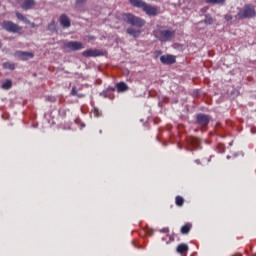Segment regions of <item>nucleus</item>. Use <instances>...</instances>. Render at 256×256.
<instances>
[{"label":"nucleus","mask_w":256,"mask_h":256,"mask_svg":"<svg viewBox=\"0 0 256 256\" xmlns=\"http://www.w3.org/2000/svg\"><path fill=\"white\" fill-rule=\"evenodd\" d=\"M153 35L160 43H171L175 39V30L165 29L160 26L153 31Z\"/></svg>","instance_id":"f257e3e1"},{"label":"nucleus","mask_w":256,"mask_h":256,"mask_svg":"<svg viewBox=\"0 0 256 256\" xmlns=\"http://www.w3.org/2000/svg\"><path fill=\"white\" fill-rule=\"evenodd\" d=\"M130 3L133 7H137V9H142L146 15L149 17H156L159 9L151 4H147V2L143 0H130Z\"/></svg>","instance_id":"f03ea898"},{"label":"nucleus","mask_w":256,"mask_h":256,"mask_svg":"<svg viewBox=\"0 0 256 256\" xmlns=\"http://www.w3.org/2000/svg\"><path fill=\"white\" fill-rule=\"evenodd\" d=\"M122 19L125 23H128V25H132V27H136L137 29L145 27V19L135 16L131 13L123 14Z\"/></svg>","instance_id":"7ed1b4c3"},{"label":"nucleus","mask_w":256,"mask_h":256,"mask_svg":"<svg viewBox=\"0 0 256 256\" xmlns=\"http://www.w3.org/2000/svg\"><path fill=\"white\" fill-rule=\"evenodd\" d=\"M255 16V6L251 4H246L237 14L238 19H253Z\"/></svg>","instance_id":"20e7f679"},{"label":"nucleus","mask_w":256,"mask_h":256,"mask_svg":"<svg viewBox=\"0 0 256 256\" xmlns=\"http://www.w3.org/2000/svg\"><path fill=\"white\" fill-rule=\"evenodd\" d=\"M2 29L8 33H19L21 31V26L15 24L13 21L4 20L1 24Z\"/></svg>","instance_id":"39448f33"},{"label":"nucleus","mask_w":256,"mask_h":256,"mask_svg":"<svg viewBox=\"0 0 256 256\" xmlns=\"http://www.w3.org/2000/svg\"><path fill=\"white\" fill-rule=\"evenodd\" d=\"M64 49H67L68 51H81V49H85V46H83V43L78 41H70L64 43L63 46Z\"/></svg>","instance_id":"423d86ee"},{"label":"nucleus","mask_w":256,"mask_h":256,"mask_svg":"<svg viewBox=\"0 0 256 256\" xmlns=\"http://www.w3.org/2000/svg\"><path fill=\"white\" fill-rule=\"evenodd\" d=\"M14 56L20 61H27L28 59H33L35 54H33V52L16 51Z\"/></svg>","instance_id":"0eeeda50"},{"label":"nucleus","mask_w":256,"mask_h":256,"mask_svg":"<svg viewBox=\"0 0 256 256\" xmlns=\"http://www.w3.org/2000/svg\"><path fill=\"white\" fill-rule=\"evenodd\" d=\"M209 121H211V117L206 114H198L197 115V123L200 125V127H207L209 125Z\"/></svg>","instance_id":"6e6552de"},{"label":"nucleus","mask_w":256,"mask_h":256,"mask_svg":"<svg viewBox=\"0 0 256 256\" xmlns=\"http://www.w3.org/2000/svg\"><path fill=\"white\" fill-rule=\"evenodd\" d=\"M83 57H101L103 51L98 49H88L82 52Z\"/></svg>","instance_id":"1a4fd4ad"},{"label":"nucleus","mask_w":256,"mask_h":256,"mask_svg":"<svg viewBox=\"0 0 256 256\" xmlns=\"http://www.w3.org/2000/svg\"><path fill=\"white\" fill-rule=\"evenodd\" d=\"M160 61L163 65H173L176 62V58L171 54H167L161 56Z\"/></svg>","instance_id":"9d476101"},{"label":"nucleus","mask_w":256,"mask_h":256,"mask_svg":"<svg viewBox=\"0 0 256 256\" xmlns=\"http://www.w3.org/2000/svg\"><path fill=\"white\" fill-rule=\"evenodd\" d=\"M126 33L130 35V37H134V39L141 37V30L139 28L128 27Z\"/></svg>","instance_id":"9b49d317"},{"label":"nucleus","mask_w":256,"mask_h":256,"mask_svg":"<svg viewBox=\"0 0 256 256\" xmlns=\"http://www.w3.org/2000/svg\"><path fill=\"white\" fill-rule=\"evenodd\" d=\"M60 25H62V27H64L65 29L71 27V20L69 19V17H67V15L62 14L60 16Z\"/></svg>","instance_id":"f8f14e48"},{"label":"nucleus","mask_w":256,"mask_h":256,"mask_svg":"<svg viewBox=\"0 0 256 256\" xmlns=\"http://www.w3.org/2000/svg\"><path fill=\"white\" fill-rule=\"evenodd\" d=\"M21 7L23 11H29V9H33V7H35V0H24Z\"/></svg>","instance_id":"ddd939ff"},{"label":"nucleus","mask_w":256,"mask_h":256,"mask_svg":"<svg viewBox=\"0 0 256 256\" xmlns=\"http://www.w3.org/2000/svg\"><path fill=\"white\" fill-rule=\"evenodd\" d=\"M177 253H179L180 255H183L185 253H187V251H189V245L182 243L179 244L176 248Z\"/></svg>","instance_id":"4468645a"},{"label":"nucleus","mask_w":256,"mask_h":256,"mask_svg":"<svg viewBox=\"0 0 256 256\" xmlns=\"http://www.w3.org/2000/svg\"><path fill=\"white\" fill-rule=\"evenodd\" d=\"M119 93H125V91H129V86L125 82H120L116 85Z\"/></svg>","instance_id":"2eb2a0df"},{"label":"nucleus","mask_w":256,"mask_h":256,"mask_svg":"<svg viewBox=\"0 0 256 256\" xmlns=\"http://www.w3.org/2000/svg\"><path fill=\"white\" fill-rule=\"evenodd\" d=\"M16 17H17V19H19V21H23V23H26L27 25L31 24V21H29V19L24 17V15L19 12H16Z\"/></svg>","instance_id":"dca6fc26"},{"label":"nucleus","mask_w":256,"mask_h":256,"mask_svg":"<svg viewBox=\"0 0 256 256\" xmlns=\"http://www.w3.org/2000/svg\"><path fill=\"white\" fill-rule=\"evenodd\" d=\"M189 231H191V224H185L184 226L181 227V233L182 235H187L189 234Z\"/></svg>","instance_id":"f3484780"},{"label":"nucleus","mask_w":256,"mask_h":256,"mask_svg":"<svg viewBox=\"0 0 256 256\" xmlns=\"http://www.w3.org/2000/svg\"><path fill=\"white\" fill-rule=\"evenodd\" d=\"M205 3H208L209 5H223L225 0H205Z\"/></svg>","instance_id":"a211bd4d"},{"label":"nucleus","mask_w":256,"mask_h":256,"mask_svg":"<svg viewBox=\"0 0 256 256\" xmlns=\"http://www.w3.org/2000/svg\"><path fill=\"white\" fill-rule=\"evenodd\" d=\"M175 203L178 207H183V205L185 203V199L181 196H176Z\"/></svg>","instance_id":"6ab92c4d"},{"label":"nucleus","mask_w":256,"mask_h":256,"mask_svg":"<svg viewBox=\"0 0 256 256\" xmlns=\"http://www.w3.org/2000/svg\"><path fill=\"white\" fill-rule=\"evenodd\" d=\"M204 23H205V25H213V23H214L213 17H211V15H209V14H206Z\"/></svg>","instance_id":"aec40b11"},{"label":"nucleus","mask_w":256,"mask_h":256,"mask_svg":"<svg viewBox=\"0 0 256 256\" xmlns=\"http://www.w3.org/2000/svg\"><path fill=\"white\" fill-rule=\"evenodd\" d=\"M48 31H51L52 33H55L57 31V26L55 25V21H52L48 24L47 27Z\"/></svg>","instance_id":"412c9836"},{"label":"nucleus","mask_w":256,"mask_h":256,"mask_svg":"<svg viewBox=\"0 0 256 256\" xmlns=\"http://www.w3.org/2000/svg\"><path fill=\"white\" fill-rule=\"evenodd\" d=\"M3 67H4V69H9L10 71L15 70V64L14 63L5 62V63H3Z\"/></svg>","instance_id":"4be33fe9"},{"label":"nucleus","mask_w":256,"mask_h":256,"mask_svg":"<svg viewBox=\"0 0 256 256\" xmlns=\"http://www.w3.org/2000/svg\"><path fill=\"white\" fill-rule=\"evenodd\" d=\"M13 86V82H11V80H6L3 84H2V89H9L10 87Z\"/></svg>","instance_id":"5701e85b"},{"label":"nucleus","mask_w":256,"mask_h":256,"mask_svg":"<svg viewBox=\"0 0 256 256\" xmlns=\"http://www.w3.org/2000/svg\"><path fill=\"white\" fill-rule=\"evenodd\" d=\"M87 0H76V7H83Z\"/></svg>","instance_id":"b1692460"},{"label":"nucleus","mask_w":256,"mask_h":256,"mask_svg":"<svg viewBox=\"0 0 256 256\" xmlns=\"http://www.w3.org/2000/svg\"><path fill=\"white\" fill-rule=\"evenodd\" d=\"M78 93H77V87L76 86H73L72 87V90H71V95H77Z\"/></svg>","instance_id":"393cba45"},{"label":"nucleus","mask_w":256,"mask_h":256,"mask_svg":"<svg viewBox=\"0 0 256 256\" xmlns=\"http://www.w3.org/2000/svg\"><path fill=\"white\" fill-rule=\"evenodd\" d=\"M94 115H96V117H99V110L98 109L94 110Z\"/></svg>","instance_id":"a878e982"},{"label":"nucleus","mask_w":256,"mask_h":256,"mask_svg":"<svg viewBox=\"0 0 256 256\" xmlns=\"http://www.w3.org/2000/svg\"><path fill=\"white\" fill-rule=\"evenodd\" d=\"M76 96H78L79 99H83V97H85V94H77Z\"/></svg>","instance_id":"bb28decb"},{"label":"nucleus","mask_w":256,"mask_h":256,"mask_svg":"<svg viewBox=\"0 0 256 256\" xmlns=\"http://www.w3.org/2000/svg\"><path fill=\"white\" fill-rule=\"evenodd\" d=\"M31 27H32L33 29H35V27H37V25H36L35 23H32V24H31Z\"/></svg>","instance_id":"cd10ccee"},{"label":"nucleus","mask_w":256,"mask_h":256,"mask_svg":"<svg viewBox=\"0 0 256 256\" xmlns=\"http://www.w3.org/2000/svg\"><path fill=\"white\" fill-rule=\"evenodd\" d=\"M195 162H196L198 165L201 164V161H200V160H196Z\"/></svg>","instance_id":"c85d7f7f"},{"label":"nucleus","mask_w":256,"mask_h":256,"mask_svg":"<svg viewBox=\"0 0 256 256\" xmlns=\"http://www.w3.org/2000/svg\"><path fill=\"white\" fill-rule=\"evenodd\" d=\"M158 54L161 55V51H158Z\"/></svg>","instance_id":"c756f323"},{"label":"nucleus","mask_w":256,"mask_h":256,"mask_svg":"<svg viewBox=\"0 0 256 256\" xmlns=\"http://www.w3.org/2000/svg\"><path fill=\"white\" fill-rule=\"evenodd\" d=\"M2 45H1V42H0V49H1Z\"/></svg>","instance_id":"7c9ffc66"}]
</instances>
